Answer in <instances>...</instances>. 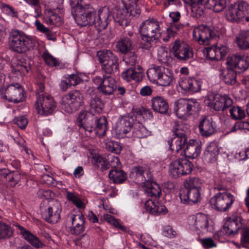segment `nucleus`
<instances>
[{
    "label": "nucleus",
    "instance_id": "obj_3",
    "mask_svg": "<svg viewBox=\"0 0 249 249\" xmlns=\"http://www.w3.org/2000/svg\"><path fill=\"white\" fill-rule=\"evenodd\" d=\"M35 38L27 35L23 31L12 30L9 33V47L11 51L20 54L25 53L36 47Z\"/></svg>",
    "mask_w": 249,
    "mask_h": 249
},
{
    "label": "nucleus",
    "instance_id": "obj_63",
    "mask_svg": "<svg viewBox=\"0 0 249 249\" xmlns=\"http://www.w3.org/2000/svg\"><path fill=\"white\" fill-rule=\"evenodd\" d=\"M141 39L142 41L140 44V47L143 50H150L152 47V42L155 40V39L147 37L146 39H145L143 38V36H141Z\"/></svg>",
    "mask_w": 249,
    "mask_h": 249
},
{
    "label": "nucleus",
    "instance_id": "obj_4",
    "mask_svg": "<svg viewBox=\"0 0 249 249\" xmlns=\"http://www.w3.org/2000/svg\"><path fill=\"white\" fill-rule=\"evenodd\" d=\"M97 57L106 75H111L119 72V58L111 51L104 49L98 51Z\"/></svg>",
    "mask_w": 249,
    "mask_h": 249
},
{
    "label": "nucleus",
    "instance_id": "obj_53",
    "mask_svg": "<svg viewBox=\"0 0 249 249\" xmlns=\"http://www.w3.org/2000/svg\"><path fill=\"white\" fill-rule=\"evenodd\" d=\"M67 198L68 200L72 202L78 208H84V203L80 199L77 195L70 192H67Z\"/></svg>",
    "mask_w": 249,
    "mask_h": 249
},
{
    "label": "nucleus",
    "instance_id": "obj_39",
    "mask_svg": "<svg viewBox=\"0 0 249 249\" xmlns=\"http://www.w3.org/2000/svg\"><path fill=\"white\" fill-rule=\"evenodd\" d=\"M236 76V72L232 69L220 71V78L227 85H234L237 82Z\"/></svg>",
    "mask_w": 249,
    "mask_h": 249
},
{
    "label": "nucleus",
    "instance_id": "obj_15",
    "mask_svg": "<svg viewBox=\"0 0 249 249\" xmlns=\"http://www.w3.org/2000/svg\"><path fill=\"white\" fill-rule=\"evenodd\" d=\"M217 35L216 31L213 27L201 25L195 28L193 33V39L200 45L209 44L210 40Z\"/></svg>",
    "mask_w": 249,
    "mask_h": 249
},
{
    "label": "nucleus",
    "instance_id": "obj_62",
    "mask_svg": "<svg viewBox=\"0 0 249 249\" xmlns=\"http://www.w3.org/2000/svg\"><path fill=\"white\" fill-rule=\"evenodd\" d=\"M162 234L167 238H173L176 237L177 232L171 226L168 225L163 228Z\"/></svg>",
    "mask_w": 249,
    "mask_h": 249
},
{
    "label": "nucleus",
    "instance_id": "obj_56",
    "mask_svg": "<svg viewBox=\"0 0 249 249\" xmlns=\"http://www.w3.org/2000/svg\"><path fill=\"white\" fill-rule=\"evenodd\" d=\"M47 15L48 19H46V22L47 24L54 25L61 20V18L52 11H48Z\"/></svg>",
    "mask_w": 249,
    "mask_h": 249
},
{
    "label": "nucleus",
    "instance_id": "obj_35",
    "mask_svg": "<svg viewBox=\"0 0 249 249\" xmlns=\"http://www.w3.org/2000/svg\"><path fill=\"white\" fill-rule=\"evenodd\" d=\"M195 220L194 225L196 228L203 232L211 231L213 230L212 226L209 223L208 218L204 214L197 213L192 217Z\"/></svg>",
    "mask_w": 249,
    "mask_h": 249
},
{
    "label": "nucleus",
    "instance_id": "obj_9",
    "mask_svg": "<svg viewBox=\"0 0 249 249\" xmlns=\"http://www.w3.org/2000/svg\"><path fill=\"white\" fill-rule=\"evenodd\" d=\"M201 107L195 99H179L175 103L174 110L177 116L182 118L199 111Z\"/></svg>",
    "mask_w": 249,
    "mask_h": 249
},
{
    "label": "nucleus",
    "instance_id": "obj_14",
    "mask_svg": "<svg viewBox=\"0 0 249 249\" xmlns=\"http://www.w3.org/2000/svg\"><path fill=\"white\" fill-rule=\"evenodd\" d=\"M159 22L154 19L146 20L142 22L139 27L141 36L146 39L147 37L158 39L160 36Z\"/></svg>",
    "mask_w": 249,
    "mask_h": 249
},
{
    "label": "nucleus",
    "instance_id": "obj_50",
    "mask_svg": "<svg viewBox=\"0 0 249 249\" xmlns=\"http://www.w3.org/2000/svg\"><path fill=\"white\" fill-rule=\"evenodd\" d=\"M229 111L231 118L233 120H241L245 116L244 110L239 107H232Z\"/></svg>",
    "mask_w": 249,
    "mask_h": 249
},
{
    "label": "nucleus",
    "instance_id": "obj_33",
    "mask_svg": "<svg viewBox=\"0 0 249 249\" xmlns=\"http://www.w3.org/2000/svg\"><path fill=\"white\" fill-rule=\"evenodd\" d=\"M15 226L20 231V234L22 237L33 247L36 249L41 248L45 246V244L35 235L24 228L23 226L16 224Z\"/></svg>",
    "mask_w": 249,
    "mask_h": 249
},
{
    "label": "nucleus",
    "instance_id": "obj_20",
    "mask_svg": "<svg viewBox=\"0 0 249 249\" xmlns=\"http://www.w3.org/2000/svg\"><path fill=\"white\" fill-rule=\"evenodd\" d=\"M172 51L174 56L181 61H186L193 57V53L189 46L180 41H175Z\"/></svg>",
    "mask_w": 249,
    "mask_h": 249
},
{
    "label": "nucleus",
    "instance_id": "obj_47",
    "mask_svg": "<svg viewBox=\"0 0 249 249\" xmlns=\"http://www.w3.org/2000/svg\"><path fill=\"white\" fill-rule=\"evenodd\" d=\"M230 0H207L206 5L209 9L215 12L222 11L230 2Z\"/></svg>",
    "mask_w": 249,
    "mask_h": 249
},
{
    "label": "nucleus",
    "instance_id": "obj_1",
    "mask_svg": "<svg viewBox=\"0 0 249 249\" xmlns=\"http://www.w3.org/2000/svg\"><path fill=\"white\" fill-rule=\"evenodd\" d=\"M83 0H69L71 14L77 24L81 26L94 25L99 32L105 29L110 17L109 9L107 6L100 9L97 16L90 4H81Z\"/></svg>",
    "mask_w": 249,
    "mask_h": 249
},
{
    "label": "nucleus",
    "instance_id": "obj_24",
    "mask_svg": "<svg viewBox=\"0 0 249 249\" xmlns=\"http://www.w3.org/2000/svg\"><path fill=\"white\" fill-rule=\"evenodd\" d=\"M71 221V226L70 228V232L75 235L82 233L85 230V217L82 213L72 214L70 217Z\"/></svg>",
    "mask_w": 249,
    "mask_h": 249
},
{
    "label": "nucleus",
    "instance_id": "obj_41",
    "mask_svg": "<svg viewBox=\"0 0 249 249\" xmlns=\"http://www.w3.org/2000/svg\"><path fill=\"white\" fill-rule=\"evenodd\" d=\"M136 120L142 121L147 119H151L153 117V112L150 109L144 107L135 108L132 109Z\"/></svg>",
    "mask_w": 249,
    "mask_h": 249
},
{
    "label": "nucleus",
    "instance_id": "obj_16",
    "mask_svg": "<svg viewBox=\"0 0 249 249\" xmlns=\"http://www.w3.org/2000/svg\"><path fill=\"white\" fill-rule=\"evenodd\" d=\"M140 13V10L133 11L124 8L115 7L112 10V17L114 21L120 25L126 27L129 25L132 18L139 17Z\"/></svg>",
    "mask_w": 249,
    "mask_h": 249
},
{
    "label": "nucleus",
    "instance_id": "obj_64",
    "mask_svg": "<svg viewBox=\"0 0 249 249\" xmlns=\"http://www.w3.org/2000/svg\"><path fill=\"white\" fill-rule=\"evenodd\" d=\"M15 123L20 128L24 129L28 124V121L24 116H20L16 119Z\"/></svg>",
    "mask_w": 249,
    "mask_h": 249
},
{
    "label": "nucleus",
    "instance_id": "obj_26",
    "mask_svg": "<svg viewBox=\"0 0 249 249\" xmlns=\"http://www.w3.org/2000/svg\"><path fill=\"white\" fill-rule=\"evenodd\" d=\"M206 58L211 60L218 61L224 57L227 53V48L225 46L207 47L204 51Z\"/></svg>",
    "mask_w": 249,
    "mask_h": 249
},
{
    "label": "nucleus",
    "instance_id": "obj_38",
    "mask_svg": "<svg viewBox=\"0 0 249 249\" xmlns=\"http://www.w3.org/2000/svg\"><path fill=\"white\" fill-rule=\"evenodd\" d=\"M144 206L146 211L154 215L165 213L166 211H167L164 206L159 205L158 202L154 201L152 199L147 200L144 204Z\"/></svg>",
    "mask_w": 249,
    "mask_h": 249
},
{
    "label": "nucleus",
    "instance_id": "obj_5",
    "mask_svg": "<svg viewBox=\"0 0 249 249\" xmlns=\"http://www.w3.org/2000/svg\"><path fill=\"white\" fill-rule=\"evenodd\" d=\"M185 190L180 194L181 201L184 204H193L201 200L200 190L197 178H192L186 180L184 183Z\"/></svg>",
    "mask_w": 249,
    "mask_h": 249
},
{
    "label": "nucleus",
    "instance_id": "obj_49",
    "mask_svg": "<svg viewBox=\"0 0 249 249\" xmlns=\"http://www.w3.org/2000/svg\"><path fill=\"white\" fill-rule=\"evenodd\" d=\"M191 7L192 17L198 18L205 16L206 9L204 3L197 5H192Z\"/></svg>",
    "mask_w": 249,
    "mask_h": 249
},
{
    "label": "nucleus",
    "instance_id": "obj_12",
    "mask_svg": "<svg viewBox=\"0 0 249 249\" xmlns=\"http://www.w3.org/2000/svg\"><path fill=\"white\" fill-rule=\"evenodd\" d=\"M84 97L80 91L73 90L64 95L62 99L65 110L70 113L78 110L84 104Z\"/></svg>",
    "mask_w": 249,
    "mask_h": 249
},
{
    "label": "nucleus",
    "instance_id": "obj_45",
    "mask_svg": "<svg viewBox=\"0 0 249 249\" xmlns=\"http://www.w3.org/2000/svg\"><path fill=\"white\" fill-rule=\"evenodd\" d=\"M219 149L215 143H211L205 149L204 155L205 160L211 162L215 160L218 155Z\"/></svg>",
    "mask_w": 249,
    "mask_h": 249
},
{
    "label": "nucleus",
    "instance_id": "obj_34",
    "mask_svg": "<svg viewBox=\"0 0 249 249\" xmlns=\"http://www.w3.org/2000/svg\"><path fill=\"white\" fill-rule=\"evenodd\" d=\"M117 86L115 79L111 75H106L103 85L97 87V89L105 95H113Z\"/></svg>",
    "mask_w": 249,
    "mask_h": 249
},
{
    "label": "nucleus",
    "instance_id": "obj_30",
    "mask_svg": "<svg viewBox=\"0 0 249 249\" xmlns=\"http://www.w3.org/2000/svg\"><path fill=\"white\" fill-rule=\"evenodd\" d=\"M143 75V69L140 66L131 67L122 73V78L128 82L131 80L140 82L142 80Z\"/></svg>",
    "mask_w": 249,
    "mask_h": 249
},
{
    "label": "nucleus",
    "instance_id": "obj_42",
    "mask_svg": "<svg viewBox=\"0 0 249 249\" xmlns=\"http://www.w3.org/2000/svg\"><path fill=\"white\" fill-rule=\"evenodd\" d=\"M237 46L241 49H249V30L241 31L236 37Z\"/></svg>",
    "mask_w": 249,
    "mask_h": 249
},
{
    "label": "nucleus",
    "instance_id": "obj_61",
    "mask_svg": "<svg viewBox=\"0 0 249 249\" xmlns=\"http://www.w3.org/2000/svg\"><path fill=\"white\" fill-rule=\"evenodd\" d=\"M66 77L71 86H76L82 81V79L79 76L76 74H70Z\"/></svg>",
    "mask_w": 249,
    "mask_h": 249
},
{
    "label": "nucleus",
    "instance_id": "obj_58",
    "mask_svg": "<svg viewBox=\"0 0 249 249\" xmlns=\"http://www.w3.org/2000/svg\"><path fill=\"white\" fill-rule=\"evenodd\" d=\"M123 4V8L131 11H137L140 10L135 0H121Z\"/></svg>",
    "mask_w": 249,
    "mask_h": 249
},
{
    "label": "nucleus",
    "instance_id": "obj_18",
    "mask_svg": "<svg viewBox=\"0 0 249 249\" xmlns=\"http://www.w3.org/2000/svg\"><path fill=\"white\" fill-rule=\"evenodd\" d=\"M1 97L15 104L22 101L24 98L23 89L18 83L8 85L1 92Z\"/></svg>",
    "mask_w": 249,
    "mask_h": 249
},
{
    "label": "nucleus",
    "instance_id": "obj_25",
    "mask_svg": "<svg viewBox=\"0 0 249 249\" xmlns=\"http://www.w3.org/2000/svg\"><path fill=\"white\" fill-rule=\"evenodd\" d=\"M12 71L17 75H24L31 69V60L22 57L16 59L12 64Z\"/></svg>",
    "mask_w": 249,
    "mask_h": 249
},
{
    "label": "nucleus",
    "instance_id": "obj_44",
    "mask_svg": "<svg viewBox=\"0 0 249 249\" xmlns=\"http://www.w3.org/2000/svg\"><path fill=\"white\" fill-rule=\"evenodd\" d=\"M107 119L105 116L95 117L94 133L99 136L105 135L107 130Z\"/></svg>",
    "mask_w": 249,
    "mask_h": 249
},
{
    "label": "nucleus",
    "instance_id": "obj_40",
    "mask_svg": "<svg viewBox=\"0 0 249 249\" xmlns=\"http://www.w3.org/2000/svg\"><path fill=\"white\" fill-rule=\"evenodd\" d=\"M108 177L115 184L123 183L127 178V174L125 172L116 167L110 171Z\"/></svg>",
    "mask_w": 249,
    "mask_h": 249
},
{
    "label": "nucleus",
    "instance_id": "obj_57",
    "mask_svg": "<svg viewBox=\"0 0 249 249\" xmlns=\"http://www.w3.org/2000/svg\"><path fill=\"white\" fill-rule=\"evenodd\" d=\"M42 58L48 65L53 66L58 65V63L56 59L48 52H44L42 54Z\"/></svg>",
    "mask_w": 249,
    "mask_h": 249
},
{
    "label": "nucleus",
    "instance_id": "obj_60",
    "mask_svg": "<svg viewBox=\"0 0 249 249\" xmlns=\"http://www.w3.org/2000/svg\"><path fill=\"white\" fill-rule=\"evenodd\" d=\"M200 242L202 247L205 249H209L216 247V244L210 237L202 239Z\"/></svg>",
    "mask_w": 249,
    "mask_h": 249
},
{
    "label": "nucleus",
    "instance_id": "obj_36",
    "mask_svg": "<svg viewBox=\"0 0 249 249\" xmlns=\"http://www.w3.org/2000/svg\"><path fill=\"white\" fill-rule=\"evenodd\" d=\"M116 48L123 54H128L134 48V43L132 39L128 36H122L117 42Z\"/></svg>",
    "mask_w": 249,
    "mask_h": 249
},
{
    "label": "nucleus",
    "instance_id": "obj_55",
    "mask_svg": "<svg viewBox=\"0 0 249 249\" xmlns=\"http://www.w3.org/2000/svg\"><path fill=\"white\" fill-rule=\"evenodd\" d=\"M106 147L109 151L117 154H119L122 149L119 142L113 141L107 142Z\"/></svg>",
    "mask_w": 249,
    "mask_h": 249
},
{
    "label": "nucleus",
    "instance_id": "obj_54",
    "mask_svg": "<svg viewBox=\"0 0 249 249\" xmlns=\"http://www.w3.org/2000/svg\"><path fill=\"white\" fill-rule=\"evenodd\" d=\"M28 4L34 8L35 13V17L36 18L41 15V7L40 6V0H24Z\"/></svg>",
    "mask_w": 249,
    "mask_h": 249
},
{
    "label": "nucleus",
    "instance_id": "obj_2",
    "mask_svg": "<svg viewBox=\"0 0 249 249\" xmlns=\"http://www.w3.org/2000/svg\"><path fill=\"white\" fill-rule=\"evenodd\" d=\"M173 132L174 137L167 141L169 148L172 151L178 152L184 149V155L190 159H195L199 155L201 149V144L195 140H190L187 142L186 134L179 124L175 123Z\"/></svg>",
    "mask_w": 249,
    "mask_h": 249
},
{
    "label": "nucleus",
    "instance_id": "obj_27",
    "mask_svg": "<svg viewBox=\"0 0 249 249\" xmlns=\"http://www.w3.org/2000/svg\"><path fill=\"white\" fill-rule=\"evenodd\" d=\"M242 226V223L240 217H231L229 220L223 226L222 231L217 233V235L218 236L221 235L222 232L229 235L235 234L238 233L239 230L241 228Z\"/></svg>",
    "mask_w": 249,
    "mask_h": 249
},
{
    "label": "nucleus",
    "instance_id": "obj_23",
    "mask_svg": "<svg viewBox=\"0 0 249 249\" xmlns=\"http://www.w3.org/2000/svg\"><path fill=\"white\" fill-rule=\"evenodd\" d=\"M86 94L89 98V114L94 115L95 113L101 112L104 104L101 99L96 94L95 90L92 88H89L87 90Z\"/></svg>",
    "mask_w": 249,
    "mask_h": 249
},
{
    "label": "nucleus",
    "instance_id": "obj_19",
    "mask_svg": "<svg viewBox=\"0 0 249 249\" xmlns=\"http://www.w3.org/2000/svg\"><path fill=\"white\" fill-rule=\"evenodd\" d=\"M135 115L133 114L132 111L129 114L120 117L119 121L117 123L116 130L119 132L120 137H124L130 132L135 124Z\"/></svg>",
    "mask_w": 249,
    "mask_h": 249
},
{
    "label": "nucleus",
    "instance_id": "obj_59",
    "mask_svg": "<svg viewBox=\"0 0 249 249\" xmlns=\"http://www.w3.org/2000/svg\"><path fill=\"white\" fill-rule=\"evenodd\" d=\"M241 243L243 247H245L249 244V227L244 228L242 231Z\"/></svg>",
    "mask_w": 249,
    "mask_h": 249
},
{
    "label": "nucleus",
    "instance_id": "obj_51",
    "mask_svg": "<svg viewBox=\"0 0 249 249\" xmlns=\"http://www.w3.org/2000/svg\"><path fill=\"white\" fill-rule=\"evenodd\" d=\"M158 58L159 61L164 64H168L172 61L169 53L163 48H160L158 50Z\"/></svg>",
    "mask_w": 249,
    "mask_h": 249
},
{
    "label": "nucleus",
    "instance_id": "obj_43",
    "mask_svg": "<svg viewBox=\"0 0 249 249\" xmlns=\"http://www.w3.org/2000/svg\"><path fill=\"white\" fill-rule=\"evenodd\" d=\"M137 119L132 130L133 136L138 138H143L148 136L150 132L144 126L142 123Z\"/></svg>",
    "mask_w": 249,
    "mask_h": 249
},
{
    "label": "nucleus",
    "instance_id": "obj_29",
    "mask_svg": "<svg viewBox=\"0 0 249 249\" xmlns=\"http://www.w3.org/2000/svg\"><path fill=\"white\" fill-rule=\"evenodd\" d=\"M248 58L245 54L236 53L231 56L230 63L231 67L239 70L238 72H244L249 66Z\"/></svg>",
    "mask_w": 249,
    "mask_h": 249
},
{
    "label": "nucleus",
    "instance_id": "obj_52",
    "mask_svg": "<svg viewBox=\"0 0 249 249\" xmlns=\"http://www.w3.org/2000/svg\"><path fill=\"white\" fill-rule=\"evenodd\" d=\"M104 218L107 222L110 223L112 225H113L115 228H118L123 231H126V228L121 225L119 221L111 214H104Z\"/></svg>",
    "mask_w": 249,
    "mask_h": 249
},
{
    "label": "nucleus",
    "instance_id": "obj_6",
    "mask_svg": "<svg viewBox=\"0 0 249 249\" xmlns=\"http://www.w3.org/2000/svg\"><path fill=\"white\" fill-rule=\"evenodd\" d=\"M41 216L46 222L56 223L60 218L61 206L59 201L56 199L46 198L40 204Z\"/></svg>",
    "mask_w": 249,
    "mask_h": 249
},
{
    "label": "nucleus",
    "instance_id": "obj_48",
    "mask_svg": "<svg viewBox=\"0 0 249 249\" xmlns=\"http://www.w3.org/2000/svg\"><path fill=\"white\" fill-rule=\"evenodd\" d=\"M13 233L14 230L10 225L0 221V240L9 239Z\"/></svg>",
    "mask_w": 249,
    "mask_h": 249
},
{
    "label": "nucleus",
    "instance_id": "obj_17",
    "mask_svg": "<svg viewBox=\"0 0 249 249\" xmlns=\"http://www.w3.org/2000/svg\"><path fill=\"white\" fill-rule=\"evenodd\" d=\"M35 106L39 114L48 115L53 112L56 104L53 98L45 93L38 95Z\"/></svg>",
    "mask_w": 249,
    "mask_h": 249
},
{
    "label": "nucleus",
    "instance_id": "obj_8",
    "mask_svg": "<svg viewBox=\"0 0 249 249\" xmlns=\"http://www.w3.org/2000/svg\"><path fill=\"white\" fill-rule=\"evenodd\" d=\"M147 75L150 81L161 86H168L175 81L173 72L168 68L158 66L149 69Z\"/></svg>",
    "mask_w": 249,
    "mask_h": 249
},
{
    "label": "nucleus",
    "instance_id": "obj_7",
    "mask_svg": "<svg viewBox=\"0 0 249 249\" xmlns=\"http://www.w3.org/2000/svg\"><path fill=\"white\" fill-rule=\"evenodd\" d=\"M227 19L231 22H249V5L241 1L231 5L226 12Z\"/></svg>",
    "mask_w": 249,
    "mask_h": 249
},
{
    "label": "nucleus",
    "instance_id": "obj_37",
    "mask_svg": "<svg viewBox=\"0 0 249 249\" xmlns=\"http://www.w3.org/2000/svg\"><path fill=\"white\" fill-rule=\"evenodd\" d=\"M152 107L153 110L161 114H166L168 110V104L165 99L161 96L153 97L152 100Z\"/></svg>",
    "mask_w": 249,
    "mask_h": 249
},
{
    "label": "nucleus",
    "instance_id": "obj_11",
    "mask_svg": "<svg viewBox=\"0 0 249 249\" xmlns=\"http://www.w3.org/2000/svg\"><path fill=\"white\" fill-rule=\"evenodd\" d=\"M208 106L216 111L224 112L233 104L232 99L228 95L212 93L209 95Z\"/></svg>",
    "mask_w": 249,
    "mask_h": 249
},
{
    "label": "nucleus",
    "instance_id": "obj_10",
    "mask_svg": "<svg viewBox=\"0 0 249 249\" xmlns=\"http://www.w3.org/2000/svg\"><path fill=\"white\" fill-rule=\"evenodd\" d=\"M193 166V163L187 159H177L169 164V175L172 178H176L189 174L192 172Z\"/></svg>",
    "mask_w": 249,
    "mask_h": 249
},
{
    "label": "nucleus",
    "instance_id": "obj_32",
    "mask_svg": "<svg viewBox=\"0 0 249 249\" xmlns=\"http://www.w3.org/2000/svg\"><path fill=\"white\" fill-rule=\"evenodd\" d=\"M131 173L132 176H135L137 181L142 184H144L146 182H150L152 179L150 172L145 167L134 166L132 168Z\"/></svg>",
    "mask_w": 249,
    "mask_h": 249
},
{
    "label": "nucleus",
    "instance_id": "obj_46",
    "mask_svg": "<svg viewBox=\"0 0 249 249\" xmlns=\"http://www.w3.org/2000/svg\"><path fill=\"white\" fill-rule=\"evenodd\" d=\"M152 180L150 182H146L143 184V186L145 188V192L148 196L155 198L159 197L161 194V189L157 184L153 183Z\"/></svg>",
    "mask_w": 249,
    "mask_h": 249
},
{
    "label": "nucleus",
    "instance_id": "obj_31",
    "mask_svg": "<svg viewBox=\"0 0 249 249\" xmlns=\"http://www.w3.org/2000/svg\"><path fill=\"white\" fill-rule=\"evenodd\" d=\"M20 179L21 175L18 171H10L7 168L0 169V181L2 182H8L12 186H15Z\"/></svg>",
    "mask_w": 249,
    "mask_h": 249
},
{
    "label": "nucleus",
    "instance_id": "obj_28",
    "mask_svg": "<svg viewBox=\"0 0 249 249\" xmlns=\"http://www.w3.org/2000/svg\"><path fill=\"white\" fill-rule=\"evenodd\" d=\"M178 84L183 90L191 93L199 91L201 86L200 82L196 79L185 76L180 78Z\"/></svg>",
    "mask_w": 249,
    "mask_h": 249
},
{
    "label": "nucleus",
    "instance_id": "obj_21",
    "mask_svg": "<svg viewBox=\"0 0 249 249\" xmlns=\"http://www.w3.org/2000/svg\"><path fill=\"white\" fill-rule=\"evenodd\" d=\"M198 128L201 135L208 137L216 132L215 123L211 117L202 116L199 121Z\"/></svg>",
    "mask_w": 249,
    "mask_h": 249
},
{
    "label": "nucleus",
    "instance_id": "obj_13",
    "mask_svg": "<svg viewBox=\"0 0 249 249\" xmlns=\"http://www.w3.org/2000/svg\"><path fill=\"white\" fill-rule=\"evenodd\" d=\"M234 201L232 195L230 193H218L212 197L210 203L213 208L219 212H226L229 210Z\"/></svg>",
    "mask_w": 249,
    "mask_h": 249
},
{
    "label": "nucleus",
    "instance_id": "obj_22",
    "mask_svg": "<svg viewBox=\"0 0 249 249\" xmlns=\"http://www.w3.org/2000/svg\"><path fill=\"white\" fill-rule=\"evenodd\" d=\"M76 124L80 129L91 133L94 132L95 117L87 112H81L76 119Z\"/></svg>",
    "mask_w": 249,
    "mask_h": 249
}]
</instances>
